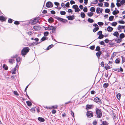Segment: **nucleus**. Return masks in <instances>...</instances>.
<instances>
[{
    "label": "nucleus",
    "mask_w": 125,
    "mask_h": 125,
    "mask_svg": "<svg viewBox=\"0 0 125 125\" xmlns=\"http://www.w3.org/2000/svg\"><path fill=\"white\" fill-rule=\"evenodd\" d=\"M30 49L28 47H25L22 50L21 53V55L23 56H25V55L28 52Z\"/></svg>",
    "instance_id": "f257e3e1"
},
{
    "label": "nucleus",
    "mask_w": 125,
    "mask_h": 125,
    "mask_svg": "<svg viewBox=\"0 0 125 125\" xmlns=\"http://www.w3.org/2000/svg\"><path fill=\"white\" fill-rule=\"evenodd\" d=\"M96 114L97 118H100L102 115V113L100 110L96 108L95 109Z\"/></svg>",
    "instance_id": "f03ea898"
},
{
    "label": "nucleus",
    "mask_w": 125,
    "mask_h": 125,
    "mask_svg": "<svg viewBox=\"0 0 125 125\" xmlns=\"http://www.w3.org/2000/svg\"><path fill=\"white\" fill-rule=\"evenodd\" d=\"M86 115L87 117L90 118L93 116V112L90 111H88L86 113Z\"/></svg>",
    "instance_id": "7ed1b4c3"
},
{
    "label": "nucleus",
    "mask_w": 125,
    "mask_h": 125,
    "mask_svg": "<svg viewBox=\"0 0 125 125\" xmlns=\"http://www.w3.org/2000/svg\"><path fill=\"white\" fill-rule=\"evenodd\" d=\"M46 6L47 8L52 7L53 6V4L51 1H48L47 2Z\"/></svg>",
    "instance_id": "20e7f679"
},
{
    "label": "nucleus",
    "mask_w": 125,
    "mask_h": 125,
    "mask_svg": "<svg viewBox=\"0 0 125 125\" xmlns=\"http://www.w3.org/2000/svg\"><path fill=\"white\" fill-rule=\"evenodd\" d=\"M94 101L96 102L97 103L101 102V101L100 99L98 97H96L94 99Z\"/></svg>",
    "instance_id": "39448f33"
},
{
    "label": "nucleus",
    "mask_w": 125,
    "mask_h": 125,
    "mask_svg": "<svg viewBox=\"0 0 125 125\" xmlns=\"http://www.w3.org/2000/svg\"><path fill=\"white\" fill-rule=\"evenodd\" d=\"M103 10V9H101L100 8L98 7L96 9V12L97 13H102Z\"/></svg>",
    "instance_id": "423d86ee"
},
{
    "label": "nucleus",
    "mask_w": 125,
    "mask_h": 125,
    "mask_svg": "<svg viewBox=\"0 0 125 125\" xmlns=\"http://www.w3.org/2000/svg\"><path fill=\"white\" fill-rule=\"evenodd\" d=\"M6 18L3 16H0V20L1 21H5L6 20Z\"/></svg>",
    "instance_id": "0eeeda50"
},
{
    "label": "nucleus",
    "mask_w": 125,
    "mask_h": 125,
    "mask_svg": "<svg viewBox=\"0 0 125 125\" xmlns=\"http://www.w3.org/2000/svg\"><path fill=\"white\" fill-rule=\"evenodd\" d=\"M54 16H55V17H54L55 19L59 21L62 22V21L63 20V19L61 18L60 17H57L55 15H54Z\"/></svg>",
    "instance_id": "6e6552de"
},
{
    "label": "nucleus",
    "mask_w": 125,
    "mask_h": 125,
    "mask_svg": "<svg viewBox=\"0 0 125 125\" xmlns=\"http://www.w3.org/2000/svg\"><path fill=\"white\" fill-rule=\"evenodd\" d=\"M107 30L109 32H111L113 30V28L109 26L107 28Z\"/></svg>",
    "instance_id": "1a4fd4ad"
},
{
    "label": "nucleus",
    "mask_w": 125,
    "mask_h": 125,
    "mask_svg": "<svg viewBox=\"0 0 125 125\" xmlns=\"http://www.w3.org/2000/svg\"><path fill=\"white\" fill-rule=\"evenodd\" d=\"M51 30H52V33H55L56 32V28L54 26H52L51 28Z\"/></svg>",
    "instance_id": "9d476101"
},
{
    "label": "nucleus",
    "mask_w": 125,
    "mask_h": 125,
    "mask_svg": "<svg viewBox=\"0 0 125 125\" xmlns=\"http://www.w3.org/2000/svg\"><path fill=\"white\" fill-rule=\"evenodd\" d=\"M17 67V65L13 69L12 71H11V73L12 74H15L16 73L15 71Z\"/></svg>",
    "instance_id": "9b49d317"
},
{
    "label": "nucleus",
    "mask_w": 125,
    "mask_h": 125,
    "mask_svg": "<svg viewBox=\"0 0 125 125\" xmlns=\"http://www.w3.org/2000/svg\"><path fill=\"white\" fill-rule=\"evenodd\" d=\"M101 54L102 52L100 51H99V52H97L96 53V55L98 59L100 57Z\"/></svg>",
    "instance_id": "f8f14e48"
},
{
    "label": "nucleus",
    "mask_w": 125,
    "mask_h": 125,
    "mask_svg": "<svg viewBox=\"0 0 125 125\" xmlns=\"http://www.w3.org/2000/svg\"><path fill=\"white\" fill-rule=\"evenodd\" d=\"M115 40L116 41V42L117 43H119L121 42L122 39H117L116 38L115 39Z\"/></svg>",
    "instance_id": "ddd939ff"
},
{
    "label": "nucleus",
    "mask_w": 125,
    "mask_h": 125,
    "mask_svg": "<svg viewBox=\"0 0 125 125\" xmlns=\"http://www.w3.org/2000/svg\"><path fill=\"white\" fill-rule=\"evenodd\" d=\"M93 105L87 104L86 105V109H90L93 107Z\"/></svg>",
    "instance_id": "4468645a"
},
{
    "label": "nucleus",
    "mask_w": 125,
    "mask_h": 125,
    "mask_svg": "<svg viewBox=\"0 0 125 125\" xmlns=\"http://www.w3.org/2000/svg\"><path fill=\"white\" fill-rule=\"evenodd\" d=\"M69 20H72L74 19V18H73L72 16H68L66 17Z\"/></svg>",
    "instance_id": "2eb2a0df"
},
{
    "label": "nucleus",
    "mask_w": 125,
    "mask_h": 125,
    "mask_svg": "<svg viewBox=\"0 0 125 125\" xmlns=\"http://www.w3.org/2000/svg\"><path fill=\"white\" fill-rule=\"evenodd\" d=\"M119 34L118 32L117 31H115L113 33V35L116 37H118L119 36Z\"/></svg>",
    "instance_id": "dca6fc26"
},
{
    "label": "nucleus",
    "mask_w": 125,
    "mask_h": 125,
    "mask_svg": "<svg viewBox=\"0 0 125 125\" xmlns=\"http://www.w3.org/2000/svg\"><path fill=\"white\" fill-rule=\"evenodd\" d=\"M99 27H95L93 30V31L95 32L99 29Z\"/></svg>",
    "instance_id": "f3484780"
},
{
    "label": "nucleus",
    "mask_w": 125,
    "mask_h": 125,
    "mask_svg": "<svg viewBox=\"0 0 125 125\" xmlns=\"http://www.w3.org/2000/svg\"><path fill=\"white\" fill-rule=\"evenodd\" d=\"M119 12V11L118 10H115L113 11L112 12L113 14L115 15L118 13Z\"/></svg>",
    "instance_id": "a211bd4d"
},
{
    "label": "nucleus",
    "mask_w": 125,
    "mask_h": 125,
    "mask_svg": "<svg viewBox=\"0 0 125 125\" xmlns=\"http://www.w3.org/2000/svg\"><path fill=\"white\" fill-rule=\"evenodd\" d=\"M38 120L42 122H43L45 121V120L44 118L41 117H39L38 118Z\"/></svg>",
    "instance_id": "6ab92c4d"
},
{
    "label": "nucleus",
    "mask_w": 125,
    "mask_h": 125,
    "mask_svg": "<svg viewBox=\"0 0 125 125\" xmlns=\"http://www.w3.org/2000/svg\"><path fill=\"white\" fill-rule=\"evenodd\" d=\"M125 26H121L119 25L117 28L118 30H119L120 29H124V27Z\"/></svg>",
    "instance_id": "aec40b11"
},
{
    "label": "nucleus",
    "mask_w": 125,
    "mask_h": 125,
    "mask_svg": "<svg viewBox=\"0 0 125 125\" xmlns=\"http://www.w3.org/2000/svg\"><path fill=\"white\" fill-rule=\"evenodd\" d=\"M120 38L121 39L124 38L125 37V35L124 33H121L119 36Z\"/></svg>",
    "instance_id": "412c9836"
},
{
    "label": "nucleus",
    "mask_w": 125,
    "mask_h": 125,
    "mask_svg": "<svg viewBox=\"0 0 125 125\" xmlns=\"http://www.w3.org/2000/svg\"><path fill=\"white\" fill-rule=\"evenodd\" d=\"M14 60L13 59H9V62L11 64H13V62H14Z\"/></svg>",
    "instance_id": "4be33fe9"
},
{
    "label": "nucleus",
    "mask_w": 125,
    "mask_h": 125,
    "mask_svg": "<svg viewBox=\"0 0 125 125\" xmlns=\"http://www.w3.org/2000/svg\"><path fill=\"white\" fill-rule=\"evenodd\" d=\"M94 13L92 12H88L87 15L89 17H91L93 15Z\"/></svg>",
    "instance_id": "5701e85b"
},
{
    "label": "nucleus",
    "mask_w": 125,
    "mask_h": 125,
    "mask_svg": "<svg viewBox=\"0 0 125 125\" xmlns=\"http://www.w3.org/2000/svg\"><path fill=\"white\" fill-rule=\"evenodd\" d=\"M16 59V61L17 62V64L16 65H17V66H18V62H19L20 61V58L19 57H17Z\"/></svg>",
    "instance_id": "b1692460"
},
{
    "label": "nucleus",
    "mask_w": 125,
    "mask_h": 125,
    "mask_svg": "<svg viewBox=\"0 0 125 125\" xmlns=\"http://www.w3.org/2000/svg\"><path fill=\"white\" fill-rule=\"evenodd\" d=\"M109 84L107 83H105L103 85V86L104 88H107Z\"/></svg>",
    "instance_id": "393cba45"
},
{
    "label": "nucleus",
    "mask_w": 125,
    "mask_h": 125,
    "mask_svg": "<svg viewBox=\"0 0 125 125\" xmlns=\"http://www.w3.org/2000/svg\"><path fill=\"white\" fill-rule=\"evenodd\" d=\"M26 103L27 105L29 106H30L32 105V103L31 102L29 101H27L26 102Z\"/></svg>",
    "instance_id": "a878e982"
},
{
    "label": "nucleus",
    "mask_w": 125,
    "mask_h": 125,
    "mask_svg": "<svg viewBox=\"0 0 125 125\" xmlns=\"http://www.w3.org/2000/svg\"><path fill=\"white\" fill-rule=\"evenodd\" d=\"M88 21L90 23H92L94 22V20L93 19L89 18L88 20Z\"/></svg>",
    "instance_id": "bb28decb"
},
{
    "label": "nucleus",
    "mask_w": 125,
    "mask_h": 125,
    "mask_svg": "<svg viewBox=\"0 0 125 125\" xmlns=\"http://www.w3.org/2000/svg\"><path fill=\"white\" fill-rule=\"evenodd\" d=\"M81 16L82 18H84L85 17V15L84 13L82 12L81 14Z\"/></svg>",
    "instance_id": "cd10ccee"
},
{
    "label": "nucleus",
    "mask_w": 125,
    "mask_h": 125,
    "mask_svg": "<svg viewBox=\"0 0 125 125\" xmlns=\"http://www.w3.org/2000/svg\"><path fill=\"white\" fill-rule=\"evenodd\" d=\"M121 95L120 93L116 95V97L118 100H120Z\"/></svg>",
    "instance_id": "c85d7f7f"
},
{
    "label": "nucleus",
    "mask_w": 125,
    "mask_h": 125,
    "mask_svg": "<svg viewBox=\"0 0 125 125\" xmlns=\"http://www.w3.org/2000/svg\"><path fill=\"white\" fill-rule=\"evenodd\" d=\"M48 38L46 37L45 36H43L41 39V40L42 41H44L47 40Z\"/></svg>",
    "instance_id": "c756f323"
},
{
    "label": "nucleus",
    "mask_w": 125,
    "mask_h": 125,
    "mask_svg": "<svg viewBox=\"0 0 125 125\" xmlns=\"http://www.w3.org/2000/svg\"><path fill=\"white\" fill-rule=\"evenodd\" d=\"M114 16H110L109 17V20L110 21H113L114 18Z\"/></svg>",
    "instance_id": "7c9ffc66"
},
{
    "label": "nucleus",
    "mask_w": 125,
    "mask_h": 125,
    "mask_svg": "<svg viewBox=\"0 0 125 125\" xmlns=\"http://www.w3.org/2000/svg\"><path fill=\"white\" fill-rule=\"evenodd\" d=\"M3 67L4 69L5 70H7L8 69V67L7 66H6V65L5 64L3 65Z\"/></svg>",
    "instance_id": "2f4dec72"
},
{
    "label": "nucleus",
    "mask_w": 125,
    "mask_h": 125,
    "mask_svg": "<svg viewBox=\"0 0 125 125\" xmlns=\"http://www.w3.org/2000/svg\"><path fill=\"white\" fill-rule=\"evenodd\" d=\"M60 13L61 15H64L66 14V12L65 11H60Z\"/></svg>",
    "instance_id": "473e14b6"
},
{
    "label": "nucleus",
    "mask_w": 125,
    "mask_h": 125,
    "mask_svg": "<svg viewBox=\"0 0 125 125\" xmlns=\"http://www.w3.org/2000/svg\"><path fill=\"white\" fill-rule=\"evenodd\" d=\"M117 24V23L115 22H114L112 23L111 25L114 26H115Z\"/></svg>",
    "instance_id": "72a5a7b5"
},
{
    "label": "nucleus",
    "mask_w": 125,
    "mask_h": 125,
    "mask_svg": "<svg viewBox=\"0 0 125 125\" xmlns=\"http://www.w3.org/2000/svg\"><path fill=\"white\" fill-rule=\"evenodd\" d=\"M90 11L92 12H94L95 11V8L94 7H91L90 9Z\"/></svg>",
    "instance_id": "f704fd0d"
},
{
    "label": "nucleus",
    "mask_w": 125,
    "mask_h": 125,
    "mask_svg": "<svg viewBox=\"0 0 125 125\" xmlns=\"http://www.w3.org/2000/svg\"><path fill=\"white\" fill-rule=\"evenodd\" d=\"M102 125H108V124L106 122L104 121L102 122Z\"/></svg>",
    "instance_id": "c9c22d12"
},
{
    "label": "nucleus",
    "mask_w": 125,
    "mask_h": 125,
    "mask_svg": "<svg viewBox=\"0 0 125 125\" xmlns=\"http://www.w3.org/2000/svg\"><path fill=\"white\" fill-rule=\"evenodd\" d=\"M104 37V35L102 34L99 35L98 37V38L99 39H101L103 38Z\"/></svg>",
    "instance_id": "e433bc0d"
},
{
    "label": "nucleus",
    "mask_w": 125,
    "mask_h": 125,
    "mask_svg": "<svg viewBox=\"0 0 125 125\" xmlns=\"http://www.w3.org/2000/svg\"><path fill=\"white\" fill-rule=\"evenodd\" d=\"M49 34V32L48 31H46L44 33V35L45 36H47Z\"/></svg>",
    "instance_id": "4c0bfd02"
},
{
    "label": "nucleus",
    "mask_w": 125,
    "mask_h": 125,
    "mask_svg": "<svg viewBox=\"0 0 125 125\" xmlns=\"http://www.w3.org/2000/svg\"><path fill=\"white\" fill-rule=\"evenodd\" d=\"M98 1V0H95L93 1L92 3L93 4H96L97 3Z\"/></svg>",
    "instance_id": "58836bf2"
},
{
    "label": "nucleus",
    "mask_w": 125,
    "mask_h": 125,
    "mask_svg": "<svg viewBox=\"0 0 125 125\" xmlns=\"http://www.w3.org/2000/svg\"><path fill=\"white\" fill-rule=\"evenodd\" d=\"M52 26H49L48 27H46L45 28H46V30H51V28H52Z\"/></svg>",
    "instance_id": "ea45409f"
},
{
    "label": "nucleus",
    "mask_w": 125,
    "mask_h": 125,
    "mask_svg": "<svg viewBox=\"0 0 125 125\" xmlns=\"http://www.w3.org/2000/svg\"><path fill=\"white\" fill-rule=\"evenodd\" d=\"M53 46V45L52 44H51L50 45H49L47 48L46 50H49Z\"/></svg>",
    "instance_id": "a19ab883"
},
{
    "label": "nucleus",
    "mask_w": 125,
    "mask_h": 125,
    "mask_svg": "<svg viewBox=\"0 0 125 125\" xmlns=\"http://www.w3.org/2000/svg\"><path fill=\"white\" fill-rule=\"evenodd\" d=\"M110 11V10L108 9H106L105 10V12L106 13H109Z\"/></svg>",
    "instance_id": "79ce46f5"
},
{
    "label": "nucleus",
    "mask_w": 125,
    "mask_h": 125,
    "mask_svg": "<svg viewBox=\"0 0 125 125\" xmlns=\"http://www.w3.org/2000/svg\"><path fill=\"white\" fill-rule=\"evenodd\" d=\"M100 50V47L99 46H97L96 47V49L95 50V51H99Z\"/></svg>",
    "instance_id": "37998d69"
},
{
    "label": "nucleus",
    "mask_w": 125,
    "mask_h": 125,
    "mask_svg": "<svg viewBox=\"0 0 125 125\" xmlns=\"http://www.w3.org/2000/svg\"><path fill=\"white\" fill-rule=\"evenodd\" d=\"M104 68L106 70H107L108 69H111V67L110 66H104Z\"/></svg>",
    "instance_id": "c03bdc74"
},
{
    "label": "nucleus",
    "mask_w": 125,
    "mask_h": 125,
    "mask_svg": "<svg viewBox=\"0 0 125 125\" xmlns=\"http://www.w3.org/2000/svg\"><path fill=\"white\" fill-rule=\"evenodd\" d=\"M48 21L49 22H53L54 21V20L51 17L50 18H49L48 19Z\"/></svg>",
    "instance_id": "a18cd8bd"
},
{
    "label": "nucleus",
    "mask_w": 125,
    "mask_h": 125,
    "mask_svg": "<svg viewBox=\"0 0 125 125\" xmlns=\"http://www.w3.org/2000/svg\"><path fill=\"white\" fill-rule=\"evenodd\" d=\"M30 44L31 46H34L36 45L37 44V43L36 42H32Z\"/></svg>",
    "instance_id": "49530a36"
},
{
    "label": "nucleus",
    "mask_w": 125,
    "mask_h": 125,
    "mask_svg": "<svg viewBox=\"0 0 125 125\" xmlns=\"http://www.w3.org/2000/svg\"><path fill=\"white\" fill-rule=\"evenodd\" d=\"M97 24L100 26H101L103 25L104 24V23L103 22H99L97 23Z\"/></svg>",
    "instance_id": "de8ad7c7"
},
{
    "label": "nucleus",
    "mask_w": 125,
    "mask_h": 125,
    "mask_svg": "<svg viewBox=\"0 0 125 125\" xmlns=\"http://www.w3.org/2000/svg\"><path fill=\"white\" fill-rule=\"evenodd\" d=\"M38 21L37 19V18H35L33 20V22H34V23H37V22H38Z\"/></svg>",
    "instance_id": "09e8293b"
},
{
    "label": "nucleus",
    "mask_w": 125,
    "mask_h": 125,
    "mask_svg": "<svg viewBox=\"0 0 125 125\" xmlns=\"http://www.w3.org/2000/svg\"><path fill=\"white\" fill-rule=\"evenodd\" d=\"M125 3V0H122L120 1V3L121 5H123Z\"/></svg>",
    "instance_id": "8fccbe9b"
},
{
    "label": "nucleus",
    "mask_w": 125,
    "mask_h": 125,
    "mask_svg": "<svg viewBox=\"0 0 125 125\" xmlns=\"http://www.w3.org/2000/svg\"><path fill=\"white\" fill-rule=\"evenodd\" d=\"M38 26H34L33 27V28L36 31H37L38 30Z\"/></svg>",
    "instance_id": "3c124183"
},
{
    "label": "nucleus",
    "mask_w": 125,
    "mask_h": 125,
    "mask_svg": "<svg viewBox=\"0 0 125 125\" xmlns=\"http://www.w3.org/2000/svg\"><path fill=\"white\" fill-rule=\"evenodd\" d=\"M80 10V9L77 7V8L75 9V12H77Z\"/></svg>",
    "instance_id": "603ef678"
},
{
    "label": "nucleus",
    "mask_w": 125,
    "mask_h": 125,
    "mask_svg": "<svg viewBox=\"0 0 125 125\" xmlns=\"http://www.w3.org/2000/svg\"><path fill=\"white\" fill-rule=\"evenodd\" d=\"M97 122L96 120H94L93 123V125H96L97 124Z\"/></svg>",
    "instance_id": "864d4df0"
},
{
    "label": "nucleus",
    "mask_w": 125,
    "mask_h": 125,
    "mask_svg": "<svg viewBox=\"0 0 125 125\" xmlns=\"http://www.w3.org/2000/svg\"><path fill=\"white\" fill-rule=\"evenodd\" d=\"M12 20L11 19L9 18L8 21V22L9 23H11L12 22Z\"/></svg>",
    "instance_id": "5fc2aeb1"
},
{
    "label": "nucleus",
    "mask_w": 125,
    "mask_h": 125,
    "mask_svg": "<svg viewBox=\"0 0 125 125\" xmlns=\"http://www.w3.org/2000/svg\"><path fill=\"white\" fill-rule=\"evenodd\" d=\"M14 94L17 96H19V94L16 91H14Z\"/></svg>",
    "instance_id": "6e6d98bb"
},
{
    "label": "nucleus",
    "mask_w": 125,
    "mask_h": 125,
    "mask_svg": "<svg viewBox=\"0 0 125 125\" xmlns=\"http://www.w3.org/2000/svg\"><path fill=\"white\" fill-rule=\"evenodd\" d=\"M77 7H78V6L77 5H73L72 7L73 8L75 9L77 8Z\"/></svg>",
    "instance_id": "4d7b16f0"
},
{
    "label": "nucleus",
    "mask_w": 125,
    "mask_h": 125,
    "mask_svg": "<svg viewBox=\"0 0 125 125\" xmlns=\"http://www.w3.org/2000/svg\"><path fill=\"white\" fill-rule=\"evenodd\" d=\"M118 23L121 24H124L125 23V22L121 20L119 21Z\"/></svg>",
    "instance_id": "13d9d810"
},
{
    "label": "nucleus",
    "mask_w": 125,
    "mask_h": 125,
    "mask_svg": "<svg viewBox=\"0 0 125 125\" xmlns=\"http://www.w3.org/2000/svg\"><path fill=\"white\" fill-rule=\"evenodd\" d=\"M14 24L16 25H18L19 24L20 22L17 21H15L14 22Z\"/></svg>",
    "instance_id": "bf43d9fd"
},
{
    "label": "nucleus",
    "mask_w": 125,
    "mask_h": 125,
    "mask_svg": "<svg viewBox=\"0 0 125 125\" xmlns=\"http://www.w3.org/2000/svg\"><path fill=\"white\" fill-rule=\"evenodd\" d=\"M95 48V46L94 45H92L90 47V48L92 50H93Z\"/></svg>",
    "instance_id": "052dcab7"
},
{
    "label": "nucleus",
    "mask_w": 125,
    "mask_h": 125,
    "mask_svg": "<svg viewBox=\"0 0 125 125\" xmlns=\"http://www.w3.org/2000/svg\"><path fill=\"white\" fill-rule=\"evenodd\" d=\"M115 62L116 63H119L120 62L119 58L116 59L115 61Z\"/></svg>",
    "instance_id": "680f3d73"
},
{
    "label": "nucleus",
    "mask_w": 125,
    "mask_h": 125,
    "mask_svg": "<svg viewBox=\"0 0 125 125\" xmlns=\"http://www.w3.org/2000/svg\"><path fill=\"white\" fill-rule=\"evenodd\" d=\"M83 11L85 12H87V9L86 7H84L83 8Z\"/></svg>",
    "instance_id": "e2e57ef3"
},
{
    "label": "nucleus",
    "mask_w": 125,
    "mask_h": 125,
    "mask_svg": "<svg viewBox=\"0 0 125 125\" xmlns=\"http://www.w3.org/2000/svg\"><path fill=\"white\" fill-rule=\"evenodd\" d=\"M70 3L69 2H67V3L65 4V6L67 7H69Z\"/></svg>",
    "instance_id": "0e129e2a"
},
{
    "label": "nucleus",
    "mask_w": 125,
    "mask_h": 125,
    "mask_svg": "<svg viewBox=\"0 0 125 125\" xmlns=\"http://www.w3.org/2000/svg\"><path fill=\"white\" fill-rule=\"evenodd\" d=\"M102 34V31H99L97 33L98 35H100Z\"/></svg>",
    "instance_id": "69168bd1"
},
{
    "label": "nucleus",
    "mask_w": 125,
    "mask_h": 125,
    "mask_svg": "<svg viewBox=\"0 0 125 125\" xmlns=\"http://www.w3.org/2000/svg\"><path fill=\"white\" fill-rule=\"evenodd\" d=\"M115 5L112 2L111 3V8H114L115 7Z\"/></svg>",
    "instance_id": "338daca9"
},
{
    "label": "nucleus",
    "mask_w": 125,
    "mask_h": 125,
    "mask_svg": "<svg viewBox=\"0 0 125 125\" xmlns=\"http://www.w3.org/2000/svg\"><path fill=\"white\" fill-rule=\"evenodd\" d=\"M104 5L105 6L107 7L108 6L109 4V3L107 2H105L104 4Z\"/></svg>",
    "instance_id": "774afa93"
}]
</instances>
